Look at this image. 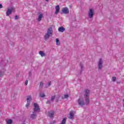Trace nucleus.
Returning <instances> with one entry per match:
<instances>
[{"mask_svg":"<svg viewBox=\"0 0 124 124\" xmlns=\"http://www.w3.org/2000/svg\"><path fill=\"white\" fill-rule=\"evenodd\" d=\"M33 114H31V118L32 119V120H34V119H36V114H35L37 112H39L40 111V108H39V106L36 103H34V109H33Z\"/></svg>","mask_w":124,"mask_h":124,"instance_id":"obj_1","label":"nucleus"},{"mask_svg":"<svg viewBox=\"0 0 124 124\" xmlns=\"http://www.w3.org/2000/svg\"><path fill=\"white\" fill-rule=\"evenodd\" d=\"M52 35H53V28L52 27H50L47 29V33L44 36L45 40L49 39V37L52 36Z\"/></svg>","mask_w":124,"mask_h":124,"instance_id":"obj_2","label":"nucleus"},{"mask_svg":"<svg viewBox=\"0 0 124 124\" xmlns=\"http://www.w3.org/2000/svg\"><path fill=\"white\" fill-rule=\"evenodd\" d=\"M89 93L90 90L87 89L85 91L84 97H85L86 105H88L89 103H90V100H89Z\"/></svg>","mask_w":124,"mask_h":124,"instance_id":"obj_3","label":"nucleus"},{"mask_svg":"<svg viewBox=\"0 0 124 124\" xmlns=\"http://www.w3.org/2000/svg\"><path fill=\"white\" fill-rule=\"evenodd\" d=\"M12 11H15V8L13 7H11L10 9L8 8L6 12V16H9L12 13Z\"/></svg>","mask_w":124,"mask_h":124,"instance_id":"obj_4","label":"nucleus"},{"mask_svg":"<svg viewBox=\"0 0 124 124\" xmlns=\"http://www.w3.org/2000/svg\"><path fill=\"white\" fill-rule=\"evenodd\" d=\"M62 12L64 14H68L69 13V10H68V8L65 7L62 9Z\"/></svg>","mask_w":124,"mask_h":124,"instance_id":"obj_5","label":"nucleus"},{"mask_svg":"<svg viewBox=\"0 0 124 124\" xmlns=\"http://www.w3.org/2000/svg\"><path fill=\"white\" fill-rule=\"evenodd\" d=\"M89 17L90 18H93V9H91L90 10L89 12L88 13Z\"/></svg>","mask_w":124,"mask_h":124,"instance_id":"obj_6","label":"nucleus"},{"mask_svg":"<svg viewBox=\"0 0 124 124\" xmlns=\"http://www.w3.org/2000/svg\"><path fill=\"white\" fill-rule=\"evenodd\" d=\"M78 102L79 105H80V106H84V105H85V103L84 102V101H83V100L81 99H78Z\"/></svg>","mask_w":124,"mask_h":124,"instance_id":"obj_7","label":"nucleus"},{"mask_svg":"<svg viewBox=\"0 0 124 124\" xmlns=\"http://www.w3.org/2000/svg\"><path fill=\"white\" fill-rule=\"evenodd\" d=\"M98 68L101 69L102 68V59H100L98 63Z\"/></svg>","mask_w":124,"mask_h":124,"instance_id":"obj_8","label":"nucleus"},{"mask_svg":"<svg viewBox=\"0 0 124 124\" xmlns=\"http://www.w3.org/2000/svg\"><path fill=\"white\" fill-rule=\"evenodd\" d=\"M54 115H55V112L54 111V110L49 111L48 112V116L50 117V118H53L54 117Z\"/></svg>","mask_w":124,"mask_h":124,"instance_id":"obj_9","label":"nucleus"},{"mask_svg":"<svg viewBox=\"0 0 124 124\" xmlns=\"http://www.w3.org/2000/svg\"><path fill=\"white\" fill-rule=\"evenodd\" d=\"M55 9H56V11L55 12V14L57 15L58 13L60 12V6L59 5L56 6L55 7Z\"/></svg>","mask_w":124,"mask_h":124,"instance_id":"obj_10","label":"nucleus"},{"mask_svg":"<svg viewBox=\"0 0 124 124\" xmlns=\"http://www.w3.org/2000/svg\"><path fill=\"white\" fill-rule=\"evenodd\" d=\"M74 117V113L73 111H70V116L69 117V119L70 120H72Z\"/></svg>","mask_w":124,"mask_h":124,"instance_id":"obj_11","label":"nucleus"},{"mask_svg":"<svg viewBox=\"0 0 124 124\" xmlns=\"http://www.w3.org/2000/svg\"><path fill=\"white\" fill-rule=\"evenodd\" d=\"M65 31V29H64L62 27H60L58 29V31H60V32H63Z\"/></svg>","mask_w":124,"mask_h":124,"instance_id":"obj_12","label":"nucleus"},{"mask_svg":"<svg viewBox=\"0 0 124 124\" xmlns=\"http://www.w3.org/2000/svg\"><path fill=\"white\" fill-rule=\"evenodd\" d=\"M43 17V14H40L38 16L37 21L38 22H40V21H41Z\"/></svg>","mask_w":124,"mask_h":124,"instance_id":"obj_13","label":"nucleus"},{"mask_svg":"<svg viewBox=\"0 0 124 124\" xmlns=\"http://www.w3.org/2000/svg\"><path fill=\"white\" fill-rule=\"evenodd\" d=\"M31 100H32V97H31V96H28L27 98V102H31Z\"/></svg>","mask_w":124,"mask_h":124,"instance_id":"obj_14","label":"nucleus"},{"mask_svg":"<svg viewBox=\"0 0 124 124\" xmlns=\"http://www.w3.org/2000/svg\"><path fill=\"white\" fill-rule=\"evenodd\" d=\"M66 124V118H64L60 124Z\"/></svg>","mask_w":124,"mask_h":124,"instance_id":"obj_15","label":"nucleus"},{"mask_svg":"<svg viewBox=\"0 0 124 124\" xmlns=\"http://www.w3.org/2000/svg\"><path fill=\"white\" fill-rule=\"evenodd\" d=\"M39 54L41 57H45V56H46V54H45V53H44L42 51H40L39 52Z\"/></svg>","mask_w":124,"mask_h":124,"instance_id":"obj_16","label":"nucleus"},{"mask_svg":"<svg viewBox=\"0 0 124 124\" xmlns=\"http://www.w3.org/2000/svg\"><path fill=\"white\" fill-rule=\"evenodd\" d=\"M12 123H13V122L11 119H9L7 121V124H12Z\"/></svg>","mask_w":124,"mask_h":124,"instance_id":"obj_17","label":"nucleus"},{"mask_svg":"<svg viewBox=\"0 0 124 124\" xmlns=\"http://www.w3.org/2000/svg\"><path fill=\"white\" fill-rule=\"evenodd\" d=\"M56 45H61V43H60V40H59V39H56Z\"/></svg>","mask_w":124,"mask_h":124,"instance_id":"obj_18","label":"nucleus"},{"mask_svg":"<svg viewBox=\"0 0 124 124\" xmlns=\"http://www.w3.org/2000/svg\"><path fill=\"white\" fill-rule=\"evenodd\" d=\"M31 104V102H27V104L26 105V107L27 108H29L30 105Z\"/></svg>","mask_w":124,"mask_h":124,"instance_id":"obj_19","label":"nucleus"},{"mask_svg":"<svg viewBox=\"0 0 124 124\" xmlns=\"http://www.w3.org/2000/svg\"><path fill=\"white\" fill-rule=\"evenodd\" d=\"M116 80H117V78H116L115 77H113L112 78V81H113V82H115Z\"/></svg>","mask_w":124,"mask_h":124,"instance_id":"obj_20","label":"nucleus"},{"mask_svg":"<svg viewBox=\"0 0 124 124\" xmlns=\"http://www.w3.org/2000/svg\"><path fill=\"white\" fill-rule=\"evenodd\" d=\"M40 96H41V97H45V94H44V93H41L40 94Z\"/></svg>","mask_w":124,"mask_h":124,"instance_id":"obj_21","label":"nucleus"},{"mask_svg":"<svg viewBox=\"0 0 124 124\" xmlns=\"http://www.w3.org/2000/svg\"><path fill=\"white\" fill-rule=\"evenodd\" d=\"M69 97V96H68V94H65L64 98H68Z\"/></svg>","mask_w":124,"mask_h":124,"instance_id":"obj_22","label":"nucleus"},{"mask_svg":"<svg viewBox=\"0 0 124 124\" xmlns=\"http://www.w3.org/2000/svg\"><path fill=\"white\" fill-rule=\"evenodd\" d=\"M42 87H43V82H40V88H42Z\"/></svg>","mask_w":124,"mask_h":124,"instance_id":"obj_23","label":"nucleus"},{"mask_svg":"<svg viewBox=\"0 0 124 124\" xmlns=\"http://www.w3.org/2000/svg\"><path fill=\"white\" fill-rule=\"evenodd\" d=\"M55 99V96H52L51 98V100H54Z\"/></svg>","mask_w":124,"mask_h":124,"instance_id":"obj_24","label":"nucleus"},{"mask_svg":"<svg viewBox=\"0 0 124 124\" xmlns=\"http://www.w3.org/2000/svg\"><path fill=\"white\" fill-rule=\"evenodd\" d=\"M3 76V74L1 73V72H0V77H1V76Z\"/></svg>","mask_w":124,"mask_h":124,"instance_id":"obj_25","label":"nucleus"},{"mask_svg":"<svg viewBox=\"0 0 124 124\" xmlns=\"http://www.w3.org/2000/svg\"><path fill=\"white\" fill-rule=\"evenodd\" d=\"M28 80H26V81H25V85H26V86H27V85H28Z\"/></svg>","mask_w":124,"mask_h":124,"instance_id":"obj_26","label":"nucleus"},{"mask_svg":"<svg viewBox=\"0 0 124 124\" xmlns=\"http://www.w3.org/2000/svg\"><path fill=\"white\" fill-rule=\"evenodd\" d=\"M15 19H16V20H17L18 19V16H15Z\"/></svg>","mask_w":124,"mask_h":124,"instance_id":"obj_27","label":"nucleus"},{"mask_svg":"<svg viewBox=\"0 0 124 124\" xmlns=\"http://www.w3.org/2000/svg\"><path fill=\"white\" fill-rule=\"evenodd\" d=\"M48 87L51 86V82H48Z\"/></svg>","mask_w":124,"mask_h":124,"instance_id":"obj_28","label":"nucleus"},{"mask_svg":"<svg viewBox=\"0 0 124 124\" xmlns=\"http://www.w3.org/2000/svg\"><path fill=\"white\" fill-rule=\"evenodd\" d=\"M2 8V5L0 4V9Z\"/></svg>","mask_w":124,"mask_h":124,"instance_id":"obj_29","label":"nucleus"},{"mask_svg":"<svg viewBox=\"0 0 124 124\" xmlns=\"http://www.w3.org/2000/svg\"><path fill=\"white\" fill-rule=\"evenodd\" d=\"M80 66H81V68H83V64H81Z\"/></svg>","mask_w":124,"mask_h":124,"instance_id":"obj_30","label":"nucleus"},{"mask_svg":"<svg viewBox=\"0 0 124 124\" xmlns=\"http://www.w3.org/2000/svg\"><path fill=\"white\" fill-rule=\"evenodd\" d=\"M46 1H49V0H45Z\"/></svg>","mask_w":124,"mask_h":124,"instance_id":"obj_31","label":"nucleus"},{"mask_svg":"<svg viewBox=\"0 0 124 124\" xmlns=\"http://www.w3.org/2000/svg\"><path fill=\"white\" fill-rule=\"evenodd\" d=\"M123 102H124V99L123 100Z\"/></svg>","mask_w":124,"mask_h":124,"instance_id":"obj_32","label":"nucleus"},{"mask_svg":"<svg viewBox=\"0 0 124 124\" xmlns=\"http://www.w3.org/2000/svg\"><path fill=\"white\" fill-rule=\"evenodd\" d=\"M123 107H124V105H123Z\"/></svg>","mask_w":124,"mask_h":124,"instance_id":"obj_33","label":"nucleus"}]
</instances>
